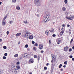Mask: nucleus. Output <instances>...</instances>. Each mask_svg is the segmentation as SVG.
I'll return each mask as SVG.
<instances>
[{"label": "nucleus", "instance_id": "46", "mask_svg": "<svg viewBox=\"0 0 74 74\" xmlns=\"http://www.w3.org/2000/svg\"><path fill=\"white\" fill-rule=\"evenodd\" d=\"M7 15H6L4 18L6 19V18H7Z\"/></svg>", "mask_w": 74, "mask_h": 74}, {"label": "nucleus", "instance_id": "30", "mask_svg": "<svg viewBox=\"0 0 74 74\" xmlns=\"http://www.w3.org/2000/svg\"><path fill=\"white\" fill-rule=\"evenodd\" d=\"M38 62H39V60H40V57H38Z\"/></svg>", "mask_w": 74, "mask_h": 74}, {"label": "nucleus", "instance_id": "59", "mask_svg": "<svg viewBox=\"0 0 74 74\" xmlns=\"http://www.w3.org/2000/svg\"><path fill=\"white\" fill-rule=\"evenodd\" d=\"M58 44H60V42H57Z\"/></svg>", "mask_w": 74, "mask_h": 74}, {"label": "nucleus", "instance_id": "55", "mask_svg": "<svg viewBox=\"0 0 74 74\" xmlns=\"http://www.w3.org/2000/svg\"><path fill=\"white\" fill-rule=\"evenodd\" d=\"M72 48L74 50V46L72 47Z\"/></svg>", "mask_w": 74, "mask_h": 74}, {"label": "nucleus", "instance_id": "38", "mask_svg": "<svg viewBox=\"0 0 74 74\" xmlns=\"http://www.w3.org/2000/svg\"><path fill=\"white\" fill-rule=\"evenodd\" d=\"M23 22L24 23H25V24H27V21H23Z\"/></svg>", "mask_w": 74, "mask_h": 74}, {"label": "nucleus", "instance_id": "6", "mask_svg": "<svg viewBox=\"0 0 74 74\" xmlns=\"http://www.w3.org/2000/svg\"><path fill=\"white\" fill-rule=\"evenodd\" d=\"M70 17H69L68 19L69 20H71V21H73V19H74V16H72V15H71L70 16Z\"/></svg>", "mask_w": 74, "mask_h": 74}, {"label": "nucleus", "instance_id": "26", "mask_svg": "<svg viewBox=\"0 0 74 74\" xmlns=\"http://www.w3.org/2000/svg\"><path fill=\"white\" fill-rule=\"evenodd\" d=\"M69 52H71V51H72V49H71V48H70L69 49Z\"/></svg>", "mask_w": 74, "mask_h": 74}, {"label": "nucleus", "instance_id": "40", "mask_svg": "<svg viewBox=\"0 0 74 74\" xmlns=\"http://www.w3.org/2000/svg\"><path fill=\"white\" fill-rule=\"evenodd\" d=\"M6 33L7 35H8V34H9V32L8 31H7Z\"/></svg>", "mask_w": 74, "mask_h": 74}, {"label": "nucleus", "instance_id": "32", "mask_svg": "<svg viewBox=\"0 0 74 74\" xmlns=\"http://www.w3.org/2000/svg\"><path fill=\"white\" fill-rule=\"evenodd\" d=\"M25 48H27L28 47V45H25Z\"/></svg>", "mask_w": 74, "mask_h": 74}, {"label": "nucleus", "instance_id": "23", "mask_svg": "<svg viewBox=\"0 0 74 74\" xmlns=\"http://www.w3.org/2000/svg\"><path fill=\"white\" fill-rule=\"evenodd\" d=\"M64 1L65 4H67V0H65Z\"/></svg>", "mask_w": 74, "mask_h": 74}, {"label": "nucleus", "instance_id": "18", "mask_svg": "<svg viewBox=\"0 0 74 74\" xmlns=\"http://www.w3.org/2000/svg\"><path fill=\"white\" fill-rule=\"evenodd\" d=\"M62 66V64H60V65L59 66V68H60H60H61Z\"/></svg>", "mask_w": 74, "mask_h": 74}, {"label": "nucleus", "instance_id": "37", "mask_svg": "<svg viewBox=\"0 0 74 74\" xmlns=\"http://www.w3.org/2000/svg\"><path fill=\"white\" fill-rule=\"evenodd\" d=\"M52 36H53V37H55L56 36V35H55V34H53L52 35Z\"/></svg>", "mask_w": 74, "mask_h": 74}, {"label": "nucleus", "instance_id": "20", "mask_svg": "<svg viewBox=\"0 0 74 74\" xmlns=\"http://www.w3.org/2000/svg\"><path fill=\"white\" fill-rule=\"evenodd\" d=\"M64 64H66V65H67V61H65L64 62Z\"/></svg>", "mask_w": 74, "mask_h": 74}, {"label": "nucleus", "instance_id": "8", "mask_svg": "<svg viewBox=\"0 0 74 74\" xmlns=\"http://www.w3.org/2000/svg\"><path fill=\"white\" fill-rule=\"evenodd\" d=\"M28 38L30 40H32L33 38V36L31 35H30L29 36Z\"/></svg>", "mask_w": 74, "mask_h": 74}, {"label": "nucleus", "instance_id": "9", "mask_svg": "<svg viewBox=\"0 0 74 74\" xmlns=\"http://www.w3.org/2000/svg\"><path fill=\"white\" fill-rule=\"evenodd\" d=\"M6 23V22L5 21H2V26H4V25H5Z\"/></svg>", "mask_w": 74, "mask_h": 74}, {"label": "nucleus", "instance_id": "15", "mask_svg": "<svg viewBox=\"0 0 74 74\" xmlns=\"http://www.w3.org/2000/svg\"><path fill=\"white\" fill-rule=\"evenodd\" d=\"M45 33L46 34H47V35L49 34V31H48V30H47L45 31Z\"/></svg>", "mask_w": 74, "mask_h": 74}, {"label": "nucleus", "instance_id": "47", "mask_svg": "<svg viewBox=\"0 0 74 74\" xmlns=\"http://www.w3.org/2000/svg\"><path fill=\"white\" fill-rule=\"evenodd\" d=\"M36 16H37L38 17H39V16H40V15L38 14H37Z\"/></svg>", "mask_w": 74, "mask_h": 74}, {"label": "nucleus", "instance_id": "22", "mask_svg": "<svg viewBox=\"0 0 74 74\" xmlns=\"http://www.w3.org/2000/svg\"><path fill=\"white\" fill-rule=\"evenodd\" d=\"M3 49H7V47L5 46H4L3 47Z\"/></svg>", "mask_w": 74, "mask_h": 74}, {"label": "nucleus", "instance_id": "53", "mask_svg": "<svg viewBox=\"0 0 74 74\" xmlns=\"http://www.w3.org/2000/svg\"><path fill=\"white\" fill-rule=\"evenodd\" d=\"M63 67L64 68H65L66 67V66L65 65H64V66H63Z\"/></svg>", "mask_w": 74, "mask_h": 74}, {"label": "nucleus", "instance_id": "3", "mask_svg": "<svg viewBox=\"0 0 74 74\" xmlns=\"http://www.w3.org/2000/svg\"><path fill=\"white\" fill-rule=\"evenodd\" d=\"M12 70V72H14L16 74H17L19 73V71L17 69H16L15 68V66L14 65H12L11 67Z\"/></svg>", "mask_w": 74, "mask_h": 74}, {"label": "nucleus", "instance_id": "56", "mask_svg": "<svg viewBox=\"0 0 74 74\" xmlns=\"http://www.w3.org/2000/svg\"><path fill=\"white\" fill-rule=\"evenodd\" d=\"M27 51H30V49L29 48H28L27 49Z\"/></svg>", "mask_w": 74, "mask_h": 74}, {"label": "nucleus", "instance_id": "27", "mask_svg": "<svg viewBox=\"0 0 74 74\" xmlns=\"http://www.w3.org/2000/svg\"><path fill=\"white\" fill-rule=\"evenodd\" d=\"M44 70H47V67L45 66V67H44Z\"/></svg>", "mask_w": 74, "mask_h": 74}, {"label": "nucleus", "instance_id": "43", "mask_svg": "<svg viewBox=\"0 0 74 74\" xmlns=\"http://www.w3.org/2000/svg\"><path fill=\"white\" fill-rule=\"evenodd\" d=\"M61 41V40H58V42H60Z\"/></svg>", "mask_w": 74, "mask_h": 74}, {"label": "nucleus", "instance_id": "12", "mask_svg": "<svg viewBox=\"0 0 74 74\" xmlns=\"http://www.w3.org/2000/svg\"><path fill=\"white\" fill-rule=\"evenodd\" d=\"M67 49H68V47H67L66 46L64 48V51H65V52H67Z\"/></svg>", "mask_w": 74, "mask_h": 74}, {"label": "nucleus", "instance_id": "2", "mask_svg": "<svg viewBox=\"0 0 74 74\" xmlns=\"http://www.w3.org/2000/svg\"><path fill=\"white\" fill-rule=\"evenodd\" d=\"M30 34V32L29 31H27L25 32V33L24 32L22 37H24V38H26L27 37V36L29 35Z\"/></svg>", "mask_w": 74, "mask_h": 74}, {"label": "nucleus", "instance_id": "57", "mask_svg": "<svg viewBox=\"0 0 74 74\" xmlns=\"http://www.w3.org/2000/svg\"><path fill=\"white\" fill-rule=\"evenodd\" d=\"M2 4V2H0V5Z\"/></svg>", "mask_w": 74, "mask_h": 74}, {"label": "nucleus", "instance_id": "33", "mask_svg": "<svg viewBox=\"0 0 74 74\" xmlns=\"http://www.w3.org/2000/svg\"><path fill=\"white\" fill-rule=\"evenodd\" d=\"M64 30H62V31H61V32L62 33V34H63V33H64Z\"/></svg>", "mask_w": 74, "mask_h": 74}, {"label": "nucleus", "instance_id": "19", "mask_svg": "<svg viewBox=\"0 0 74 74\" xmlns=\"http://www.w3.org/2000/svg\"><path fill=\"white\" fill-rule=\"evenodd\" d=\"M16 68L18 69H20V66H19V65H18L16 66Z\"/></svg>", "mask_w": 74, "mask_h": 74}, {"label": "nucleus", "instance_id": "41", "mask_svg": "<svg viewBox=\"0 0 74 74\" xmlns=\"http://www.w3.org/2000/svg\"><path fill=\"white\" fill-rule=\"evenodd\" d=\"M13 21H11L10 22V24H11L12 23V22Z\"/></svg>", "mask_w": 74, "mask_h": 74}, {"label": "nucleus", "instance_id": "17", "mask_svg": "<svg viewBox=\"0 0 74 74\" xmlns=\"http://www.w3.org/2000/svg\"><path fill=\"white\" fill-rule=\"evenodd\" d=\"M12 1L13 2V3H15L16 2V0H12Z\"/></svg>", "mask_w": 74, "mask_h": 74}, {"label": "nucleus", "instance_id": "42", "mask_svg": "<svg viewBox=\"0 0 74 74\" xmlns=\"http://www.w3.org/2000/svg\"><path fill=\"white\" fill-rule=\"evenodd\" d=\"M33 49L34 50V51H36V47H34L33 48Z\"/></svg>", "mask_w": 74, "mask_h": 74}, {"label": "nucleus", "instance_id": "13", "mask_svg": "<svg viewBox=\"0 0 74 74\" xmlns=\"http://www.w3.org/2000/svg\"><path fill=\"white\" fill-rule=\"evenodd\" d=\"M49 31L50 32H51V33H53V32H54V29H53V28H51V30H49Z\"/></svg>", "mask_w": 74, "mask_h": 74}, {"label": "nucleus", "instance_id": "10", "mask_svg": "<svg viewBox=\"0 0 74 74\" xmlns=\"http://www.w3.org/2000/svg\"><path fill=\"white\" fill-rule=\"evenodd\" d=\"M20 35H21V33H18L16 34V37H18V36H20Z\"/></svg>", "mask_w": 74, "mask_h": 74}, {"label": "nucleus", "instance_id": "54", "mask_svg": "<svg viewBox=\"0 0 74 74\" xmlns=\"http://www.w3.org/2000/svg\"><path fill=\"white\" fill-rule=\"evenodd\" d=\"M5 19H6V18H5V17H4V18H3V21H5Z\"/></svg>", "mask_w": 74, "mask_h": 74}, {"label": "nucleus", "instance_id": "16", "mask_svg": "<svg viewBox=\"0 0 74 74\" xmlns=\"http://www.w3.org/2000/svg\"><path fill=\"white\" fill-rule=\"evenodd\" d=\"M16 9H17V10H20V9H21V8H20V7H19V6H17L16 7Z\"/></svg>", "mask_w": 74, "mask_h": 74}, {"label": "nucleus", "instance_id": "25", "mask_svg": "<svg viewBox=\"0 0 74 74\" xmlns=\"http://www.w3.org/2000/svg\"><path fill=\"white\" fill-rule=\"evenodd\" d=\"M6 57L5 56H3V59H6Z\"/></svg>", "mask_w": 74, "mask_h": 74}, {"label": "nucleus", "instance_id": "51", "mask_svg": "<svg viewBox=\"0 0 74 74\" xmlns=\"http://www.w3.org/2000/svg\"><path fill=\"white\" fill-rule=\"evenodd\" d=\"M72 60L73 61H74V58H73L72 59Z\"/></svg>", "mask_w": 74, "mask_h": 74}, {"label": "nucleus", "instance_id": "36", "mask_svg": "<svg viewBox=\"0 0 74 74\" xmlns=\"http://www.w3.org/2000/svg\"><path fill=\"white\" fill-rule=\"evenodd\" d=\"M32 44L34 45V43H35V42L34 41H32Z\"/></svg>", "mask_w": 74, "mask_h": 74}, {"label": "nucleus", "instance_id": "24", "mask_svg": "<svg viewBox=\"0 0 74 74\" xmlns=\"http://www.w3.org/2000/svg\"><path fill=\"white\" fill-rule=\"evenodd\" d=\"M34 58H37V56L36 55H35L34 56Z\"/></svg>", "mask_w": 74, "mask_h": 74}, {"label": "nucleus", "instance_id": "49", "mask_svg": "<svg viewBox=\"0 0 74 74\" xmlns=\"http://www.w3.org/2000/svg\"><path fill=\"white\" fill-rule=\"evenodd\" d=\"M62 26V27H64V26H65V25L64 24H63Z\"/></svg>", "mask_w": 74, "mask_h": 74}, {"label": "nucleus", "instance_id": "62", "mask_svg": "<svg viewBox=\"0 0 74 74\" xmlns=\"http://www.w3.org/2000/svg\"><path fill=\"white\" fill-rule=\"evenodd\" d=\"M63 70L62 69H61V71H63Z\"/></svg>", "mask_w": 74, "mask_h": 74}, {"label": "nucleus", "instance_id": "48", "mask_svg": "<svg viewBox=\"0 0 74 74\" xmlns=\"http://www.w3.org/2000/svg\"><path fill=\"white\" fill-rule=\"evenodd\" d=\"M38 58H40V54H38Z\"/></svg>", "mask_w": 74, "mask_h": 74}, {"label": "nucleus", "instance_id": "29", "mask_svg": "<svg viewBox=\"0 0 74 74\" xmlns=\"http://www.w3.org/2000/svg\"><path fill=\"white\" fill-rule=\"evenodd\" d=\"M8 54L7 53H5L4 54V56H7Z\"/></svg>", "mask_w": 74, "mask_h": 74}, {"label": "nucleus", "instance_id": "35", "mask_svg": "<svg viewBox=\"0 0 74 74\" xmlns=\"http://www.w3.org/2000/svg\"><path fill=\"white\" fill-rule=\"evenodd\" d=\"M73 41V39H72L71 40L70 43H71Z\"/></svg>", "mask_w": 74, "mask_h": 74}, {"label": "nucleus", "instance_id": "21", "mask_svg": "<svg viewBox=\"0 0 74 74\" xmlns=\"http://www.w3.org/2000/svg\"><path fill=\"white\" fill-rule=\"evenodd\" d=\"M18 55L17 54H15L14 55V57H15V58H16V57H18Z\"/></svg>", "mask_w": 74, "mask_h": 74}, {"label": "nucleus", "instance_id": "45", "mask_svg": "<svg viewBox=\"0 0 74 74\" xmlns=\"http://www.w3.org/2000/svg\"><path fill=\"white\" fill-rule=\"evenodd\" d=\"M41 52L42 53H44V51H43V50H42L41 51Z\"/></svg>", "mask_w": 74, "mask_h": 74}, {"label": "nucleus", "instance_id": "5", "mask_svg": "<svg viewBox=\"0 0 74 74\" xmlns=\"http://www.w3.org/2000/svg\"><path fill=\"white\" fill-rule=\"evenodd\" d=\"M43 48V45L41 44H39V49H42Z\"/></svg>", "mask_w": 74, "mask_h": 74}, {"label": "nucleus", "instance_id": "34", "mask_svg": "<svg viewBox=\"0 0 74 74\" xmlns=\"http://www.w3.org/2000/svg\"><path fill=\"white\" fill-rule=\"evenodd\" d=\"M34 46H38V44L36 43L34 45Z\"/></svg>", "mask_w": 74, "mask_h": 74}, {"label": "nucleus", "instance_id": "44", "mask_svg": "<svg viewBox=\"0 0 74 74\" xmlns=\"http://www.w3.org/2000/svg\"><path fill=\"white\" fill-rule=\"evenodd\" d=\"M69 26H70V25L69 24L67 25V27H69Z\"/></svg>", "mask_w": 74, "mask_h": 74}, {"label": "nucleus", "instance_id": "28", "mask_svg": "<svg viewBox=\"0 0 74 74\" xmlns=\"http://www.w3.org/2000/svg\"><path fill=\"white\" fill-rule=\"evenodd\" d=\"M69 58L70 59H72L73 58V56L71 55L69 56Z\"/></svg>", "mask_w": 74, "mask_h": 74}, {"label": "nucleus", "instance_id": "50", "mask_svg": "<svg viewBox=\"0 0 74 74\" xmlns=\"http://www.w3.org/2000/svg\"><path fill=\"white\" fill-rule=\"evenodd\" d=\"M66 19H69V18H68V17L67 16H66Z\"/></svg>", "mask_w": 74, "mask_h": 74}, {"label": "nucleus", "instance_id": "31", "mask_svg": "<svg viewBox=\"0 0 74 74\" xmlns=\"http://www.w3.org/2000/svg\"><path fill=\"white\" fill-rule=\"evenodd\" d=\"M20 64V63L19 62H17L16 64L17 65H18V64Z\"/></svg>", "mask_w": 74, "mask_h": 74}, {"label": "nucleus", "instance_id": "58", "mask_svg": "<svg viewBox=\"0 0 74 74\" xmlns=\"http://www.w3.org/2000/svg\"><path fill=\"white\" fill-rule=\"evenodd\" d=\"M2 41V39H0V42H1Z\"/></svg>", "mask_w": 74, "mask_h": 74}, {"label": "nucleus", "instance_id": "60", "mask_svg": "<svg viewBox=\"0 0 74 74\" xmlns=\"http://www.w3.org/2000/svg\"><path fill=\"white\" fill-rule=\"evenodd\" d=\"M49 43H51V40H49Z\"/></svg>", "mask_w": 74, "mask_h": 74}, {"label": "nucleus", "instance_id": "4", "mask_svg": "<svg viewBox=\"0 0 74 74\" xmlns=\"http://www.w3.org/2000/svg\"><path fill=\"white\" fill-rule=\"evenodd\" d=\"M35 5L39 6V5H41L40 3V0H35Z\"/></svg>", "mask_w": 74, "mask_h": 74}, {"label": "nucleus", "instance_id": "11", "mask_svg": "<svg viewBox=\"0 0 74 74\" xmlns=\"http://www.w3.org/2000/svg\"><path fill=\"white\" fill-rule=\"evenodd\" d=\"M62 10L63 11H66V7H64L62 8Z\"/></svg>", "mask_w": 74, "mask_h": 74}, {"label": "nucleus", "instance_id": "52", "mask_svg": "<svg viewBox=\"0 0 74 74\" xmlns=\"http://www.w3.org/2000/svg\"><path fill=\"white\" fill-rule=\"evenodd\" d=\"M48 65H49V63H47L46 64V66H48Z\"/></svg>", "mask_w": 74, "mask_h": 74}, {"label": "nucleus", "instance_id": "61", "mask_svg": "<svg viewBox=\"0 0 74 74\" xmlns=\"http://www.w3.org/2000/svg\"><path fill=\"white\" fill-rule=\"evenodd\" d=\"M25 55H26V56H27V54L26 53H25Z\"/></svg>", "mask_w": 74, "mask_h": 74}, {"label": "nucleus", "instance_id": "39", "mask_svg": "<svg viewBox=\"0 0 74 74\" xmlns=\"http://www.w3.org/2000/svg\"><path fill=\"white\" fill-rule=\"evenodd\" d=\"M63 33H62V32H60V36H62V35H63Z\"/></svg>", "mask_w": 74, "mask_h": 74}, {"label": "nucleus", "instance_id": "14", "mask_svg": "<svg viewBox=\"0 0 74 74\" xmlns=\"http://www.w3.org/2000/svg\"><path fill=\"white\" fill-rule=\"evenodd\" d=\"M33 60H29V63H33Z\"/></svg>", "mask_w": 74, "mask_h": 74}, {"label": "nucleus", "instance_id": "63", "mask_svg": "<svg viewBox=\"0 0 74 74\" xmlns=\"http://www.w3.org/2000/svg\"><path fill=\"white\" fill-rule=\"evenodd\" d=\"M61 30H63V28L62 27L61 29Z\"/></svg>", "mask_w": 74, "mask_h": 74}, {"label": "nucleus", "instance_id": "1", "mask_svg": "<svg viewBox=\"0 0 74 74\" xmlns=\"http://www.w3.org/2000/svg\"><path fill=\"white\" fill-rule=\"evenodd\" d=\"M50 15L49 14H47L46 16H44L43 19L42 20L43 23H46L47 22L49 21L50 20L49 18Z\"/></svg>", "mask_w": 74, "mask_h": 74}, {"label": "nucleus", "instance_id": "64", "mask_svg": "<svg viewBox=\"0 0 74 74\" xmlns=\"http://www.w3.org/2000/svg\"><path fill=\"white\" fill-rule=\"evenodd\" d=\"M29 74H32V72H30Z\"/></svg>", "mask_w": 74, "mask_h": 74}, {"label": "nucleus", "instance_id": "7", "mask_svg": "<svg viewBox=\"0 0 74 74\" xmlns=\"http://www.w3.org/2000/svg\"><path fill=\"white\" fill-rule=\"evenodd\" d=\"M51 56H52V60L51 61V63H53V60H55V56L53 55V54H51Z\"/></svg>", "mask_w": 74, "mask_h": 74}]
</instances>
